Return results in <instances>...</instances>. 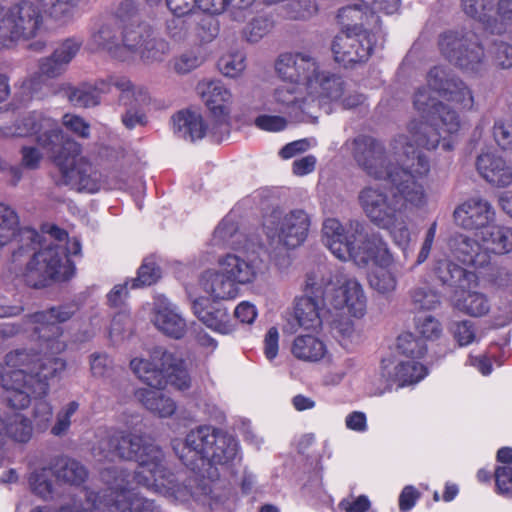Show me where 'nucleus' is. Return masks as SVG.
Instances as JSON below:
<instances>
[{
    "label": "nucleus",
    "instance_id": "nucleus-1",
    "mask_svg": "<svg viewBox=\"0 0 512 512\" xmlns=\"http://www.w3.org/2000/svg\"><path fill=\"white\" fill-rule=\"evenodd\" d=\"M175 454L194 475L181 478L169 471L164 453L145 435H118L95 449L96 455L116 453L139 462L135 474L138 483L154 488L179 502L200 500L211 492L209 480L218 478L217 466L228 468L241 459L239 441L230 433L212 425L191 429L185 439L172 442Z\"/></svg>",
    "mask_w": 512,
    "mask_h": 512
},
{
    "label": "nucleus",
    "instance_id": "nucleus-2",
    "mask_svg": "<svg viewBox=\"0 0 512 512\" xmlns=\"http://www.w3.org/2000/svg\"><path fill=\"white\" fill-rule=\"evenodd\" d=\"M351 151L357 165L368 176L388 180L394 186L396 191L367 186L359 193V203L369 220L378 228L387 230L406 257L411 233L403 211V200L416 207L424 204V189L417 178L429 172L428 158L414 148L406 135H398L392 140L389 153L379 140L359 135L352 140Z\"/></svg>",
    "mask_w": 512,
    "mask_h": 512
},
{
    "label": "nucleus",
    "instance_id": "nucleus-3",
    "mask_svg": "<svg viewBox=\"0 0 512 512\" xmlns=\"http://www.w3.org/2000/svg\"><path fill=\"white\" fill-rule=\"evenodd\" d=\"M78 310L76 302H68L25 315L23 326L50 355L40 356L30 349H16L5 356V365L9 369L1 377L5 400L11 408L22 410L34 399L33 418L41 430L48 427L53 415L52 406L45 399L50 391V382L60 379L67 366L63 358L55 356L66 349V343L61 339L63 328L60 324L70 320Z\"/></svg>",
    "mask_w": 512,
    "mask_h": 512
},
{
    "label": "nucleus",
    "instance_id": "nucleus-4",
    "mask_svg": "<svg viewBox=\"0 0 512 512\" xmlns=\"http://www.w3.org/2000/svg\"><path fill=\"white\" fill-rule=\"evenodd\" d=\"M1 130L5 137L35 136L37 144L51 155L57 168V186L91 194L102 188L100 174L81 155V145L65 136L58 122L44 112H29Z\"/></svg>",
    "mask_w": 512,
    "mask_h": 512
},
{
    "label": "nucleus",
    "instance_id": "nucleus-5",
    "mask_svg": "<svg viewBox=\"0 0 512 512\" xmlns=\"http://www.w3.org/2000/svg\"><path fill=\"white\" fill-rule=\"evenodd\" d=\"M118 435L128 436L135 434L122 431L106 432L92 448V454L98 461H113L115 457L122 459V457L116 453L111 454L109 457L95 454V449L99 447L103 441ZM123 460L126 459L123 458ZM131 460L134 461V459ZM137 463L139 464L138 461ZM138 470L139 466L134 471L133 475L122 469L118 471L116 469L107 468L102 472V479L108 484V488L101 494L98 493L99 512H162L160 506L154 500L146 498L128 487L131 477L138 484L135 478V474ZM139 485L143 486V484L140 483ZM148 489H151V487H148ZM152 490L156 492L154 488H152ZM157 493L159 492L157 491Z\"/></svg>",
    "mask_w": 512,
    "mask_h": 512
},
{
    "label": "nucleus",
    "instance_id": "nucleus-6",
    "mask_svg": "<svg viewBox=\"0 0 512 512\" xmlns=\"http://www.w3.org/2000/svg\"><path fill=\"white\" fill-rule=\"evenodd\" d=\"M333 283L332 271L327 265L318 266L307 275L305 294L294 301L293 314L283 325V332L294 334L299 328L318 331L326 313L324 296Z\"/></svg>",
    "mask_w": 512,
    "mask_h": 512
},
{
    "label": "nucleus",
    "instance_id": "nucleus-7",
    "mask_svg": "<svg viewBox=\"0 0 512 512\" xmlns=\"http://www.w3.org/2000/svg\"><path fill=\"white\" fill-rule=\"evenodd\" d=\"M81 248L77 238L67 239L66 246L51 243L34 255L20 276L32 288L45 287L50 280H68L75 273V265L69 256L80 255Z\"/></svg>",
    "mask_w": 512,
    "mask_h": 512
},
{
    "label": "nucleus",
    "instance_id": "nucleus-8",
    "mask_svg": "<svg viewBox=\"0 0 512 512\" xmlns=\"http://www.w3.org/2000/svg\"><path fill=\"white\" fill-rule=\"evenodd\" d=\"M130 367L142 382L152 388H164L167 383L179 390L190 387L191 379L185 361L163 347H155L149 359H132Z\"/></svg>",
    "mask_w": 512,
    "mask_h": 512
},
{
    "label": "nucleus",
    "instance_id": "nucleus-9",
    "mask_svg": "<svg viewBox=\"0 0 512 512\" xmlns=\"http://www.w3.org/2000/svg\"><path fill=\"white\" fill-rule=\"evenodd\" d=\"M426 121L414 120L408 126L410 137L417 147L433 150L442 140L443 150H453L461 130V119L458 112L450 105L443 103Z\"/></svg>",
    "mask_w": 512,
    "mask_h": 512
},
{
    "label": "nucleus",
    "instance_id": "nucleus-10",
    "mask_svg": "<svg viewBox=\"0 0 512 512\" xmlns=\"http://www.w3.org/2000/svg\"><path fill=\"white\" fill-rule=\"evenodd\" d=\"M43 29L42 11L31 1L0 8V49L36 38Z\"/></svg>",
    "mask_w": 512,
    "mask_h": 512
},
{
    "label": "nucleus",
    "instance_id": "nucleus-11",
    "mask_svg": "<svg viewBox=\"0 0 512 512\" xmlns=\"http://www.w3.org/2000/svg\"><path fill=\"white\" fill-rule=\"evenodd\" d=\"M375 232H368L364 221L351 220L344 227L337 219H326L322 227V239L331 253L342 261L352 260L366 253L367 239Z\"/></svg>",
    "mask_w": 512,
    "mask_h": 512
},
{
    "label": "nucleus",
    "instance_id": "nucleus-12",
    "mask_svg": "<svg viewBox=\"0 0 512 512\" xmlns=\"http://www.w3.org/2000/svg\"><path fill=\"white\" fill-rule=\"evenodd\" d=\"M441 54L453 65L469 73H480L486 65L484 47L472 31H447L439 37Z\"/></svg>",
    "mask_w": 512,
    "mask_h": 512
},
{
    "label": "nucleus",
    "instance_id": "nucleus-13",
    "mask_svg": "<svg viewBox=\"0 0 512 512\" xmlns=\"http://www.w3.org/2000/svg\"><path fill=\"white\" fill-rule=\"evenodd\" d=\"M369 263L374 265L368 274L370 287L382 295L393 293L398 284L397 276L392 270L394 257L380 233H374L367 239L365 254L355 256L358 267H366Z\"/></svg>",
    "mask_w": 512,
    "mask_h": 512
},
{
    "label": "nucleus",
    "instance_id": "nucleus-14",
    "mask_svg": "<svg viewBox=\"0 0 512 512\" xmlns=\"http://www.w3.org/2000/svg\"><path fill=\"white\" fill-rule=\"evenodd\" d=\"M310 227L309 215L301 209L283 215L279 209L263 218V230L272 241L292 249L300 246L307 238Z\"/></svg>",
    "mask_w": 512,
    "mask_h": 512
},
{
    "label": "nucleus",
    "instance_id": "nucleus-15",
    "mask_svg": "<svg viewBox=\"0 0 512 512\" xmlns=\"http://www.w3.org/2000/svg\"><path fill=\"white\" fill-rule=\"evenodd\" d=\"M384 42V31L373 30L370 33H363L351 30L342 32L334 38L332 51L335 61L347 68L366 62L375 49L383 47Z\"/></svg>",
    "mask_w": 512,
    "mask_h": 512
},
{
    "label": "nucleus",
    "instance_id": "nucleus-16",
    "mask_svg": "<svg viewBox=\"0 0 512 512\" xmlns=\"http://www.w3.org/2000/svg\"><path fill=\"white\" fill-rule=\"evenodd\" d=\"M426 85L439 97L455 103L460 109L471 111L474 96L471 89L445 66H434L426 75Z\"/></svg>",
    "mask_w": 512,
    "mask_h": 512
},
{
    "label": "nucleus",
    "instance_id": "nucleus-17",
    "mask_svg": "<svg viewBox=\"0 0 512 512\" xmlns=\"http://www.w3.org/2000/svg\"><path fill=\"white\" fill-rule=\"evenodd\" d=\"M197 92L215 119L211 133L217 140H224L229 134L230 91L220 80H204L198 83Z\"/></svg>",
    "mask_w": 512,
    "mask_h": 512
},
{
    "label": "nucleus",
    "instance_id": "nucleus-18",
    "mask_svg": "<svg viewBox=\"0 0 512 512\" xmlns=\"http://www.w3.org/2000/svg\"><path fill=\"white\" fill-rule=\"evenodd\" d=\"M276 71L283 81H288L308 92L321 70L315 58L309 53H287L278 59Z\"/></svg>",
    "mask_w": 512,
    "mask_h": 512
},
{
    "label": "nucleus",
    "instance_id": "nucleus-19",
    "mask_svg": "<svg viewBox=\"0 0 512 512\" xmlns=\"http://www.w3.org/2000/svg\"><path fill=\"white\" fill-rule=\"evenodd\" d=\"M328 268L332 271L333 280L328 292L335 290L338 293L333 300V306L336 309L346 307L352 316L362 317L366 312L367 299L361 284L355 278L347 277L338 268Z\"/></svg>",
    "mask_w": 512,
    "mask_h": 512
},
{
    "label": "nucleus",
    "instance_id": "nucleus-20",
    "mask_svg": "<svg viewBox=\"0 0 512 512\" xmlns=\"http://www.w3.org/2000/svg\"><path fill=\"white\" fill-rule=\"evenodd\" d=\"M427 375V368L417 361L406 360L395 362L391 359H383L380 369L381 386L379 394L390 391L394 384L398 388L412 385L421 381Z\"/></svg>",
    "mask_w": 512,
    "mask_h": 512
},
{
    "label": "nucleus",
    "instance_id": "nucleus-21",
    "mask_svg": "<svg viewBox=\"0 0 512 512\" xmlns=\"http://www.w3.org/2000/svg\"><path fill=\"white\" fill-rule=\"evenodd\" d=\"M237 253H229L219 259L223 269L238 285L252 283L262 268V260L255 249L243 245Z\"/></svg>",
    "mask_w": 512,
    "mask_h": 512
},
{
    "label": "nucleus",
    "instance_id": "nucleus-22",
    "mask_svg": "<svg viewBox=\"0 0 512 512\" xmlns=\"http://www.w3.org/2000/svg\"><path fill=\"white\" fill-rule=\"evenodd\" d=\"M304 90L296 85L283 81L274 90L271 104L274 110L285 113L294 121H304L306 116H311L309 98L303 96Z\"/></svg>",
    "mask_w": 512,
    "mask_h": 512
},
{
    "label": "nucleus",
    "instance_id": "nucleus-23",
    "mask_svg": "<svg viewBox=\"0 0 512 512\" xmlns=\"http://www.w3.org/2000/svg\"><path fill=\"white\" fill-rule=\"evenodd\" d=\"M431 271L434 278L455 295L459 292L465 293L476 282L475 273L467 271L448 258L434 259Z\"/></svg>",
    "mask_w": 512,
    "mask_h": 512
},
{
    "label": "nucleus",
    "instance_id": "nucleus-24",
    "mask_svg": "<svg viewBox=\"0 0 512 512\" xmlns=\"http://www.w3.org/2000/svg\"><path fill=\"white\" fill-rule=\"evenodd\" d=\"M494 211L490 203L481 198H470L456 208L454 218L464 229H482L493 220Z\"/></svg>",
    "mask_w": 512,
    "mask_h": 512
},
{
    "label": "nucleus",
    "instance_id": "nucleus-25",
    "mask_svg": "<svg viewBox=\"0 0 512 512\" xmlns=\"http://www.w3.org/2000/svg\"><path fill=\"white\" fill-rule=\"evenodd\" d=\"M337 18L342 25V32H351V30L363 33H370L373 30L383 31L380 17L366 10L361 2L342 7L338 11Z\"/></svg>",
    "mask_w": 512,
    "mask_h": 512
},
{
    "label": "nucleus",
    "instance_id": "nucleus-26",
    "mask_svg": "<svg viewBox=\"0 0 512 512\" xmlns=\"http://www.w3.org/2000/svg\"><path fill=\"white\" fill-rule=\"evenodd\" d=\"M482 248L478 241L462 233L453 235L449 240L451 254L463 264L477 268L485 267L490 262L489 255Z\"/></svg>",
    "mask_w": 512,
    "mask_h": 512
},
{
    "label": "nucleus",
    "instance_id": "nucleus-27",
    "mask_svg": "<svg viewBox=\"0 0 512 512\" xmlns=\"http://www.w3.org/2000/svg\"><path fill=\"white\" fill-rule=\"evenodd\" d=\"M87 46L91 51H105L116 59H122L120 37L112 22H95L90 29Z\"/></svg>",
    "mask_w": 512,
    "mask_h": 512
},
{
    "label": "nucleus",
    "instance_id": "nucleus-28",
    "mask_svg": "<svg viewBox=\"0 0 512 512\" xmlns=\"http://www.w3.org/2000/svg\"><path fill=\"white\" fill-rule=\"evenodd\" d=\"M476 168L479 174L493 185L506 187L512 183V168L495 153L480 154L477 157Z\"/></svg>",
    "mask_w": 512,
    "mask_h": 512
},
{
    "label": "nucleus",
    "instance_id": "nucleus-29",
    "mask_svg": "<svg viewBox=\"0 0 512 512\" xmlns=\"http://www.w3.org/2000/svg\"><path fill=\"white\" fill-rule=\"evenodd\" d=\"M153 321L158 330L171 338L180 339L186 332V321L177 307L166 298L156 304Z\"/></svg>",
    "mask_w": 512,
    "mask_h": 512
},
{
    "label": "nucleus",
    "instance_id": "nucleus-30",
    "mask_svg": "<svg viewBox=\"0 0 512 512\" xmlns=\"http://www.w3.org/2000/svg\"><path fill=\"white\" fill-rule=\"evenodd\" d=\"M174 132L179 138L195 142L210 135L214 141L217 140L211 133L212 128L215 127V120L211 127L204 124L203 118L199 113L191 111H180L173 117Z\"/></svg>",
    "mask_w": 512,
    "mask_h": 512
},
{
    "label": "nucleus",
    "instance_id": "nucleus-31",
    "mask_svg": "<svg viewBox=\"0 0 512 512\" xmlns=\"http://www.w3.org/2000/svg\"><path fill=\"white\" fill-rule=\"evenodd\" d=\"M204 291L215 300H229L237 297L238 284L222 268L205 271L200 280Z\"/></svg>",
    "mask_w": 512,
    "mask_h": 512
},
{
    "label": "nucleus",
    "instance_id": "nucleus-32",
    "mask_svg": "<svg viewBox=\"0 0 512 512\" xmlns=\"http://www.w3.org/2000/svg\"><path fill=\"white\" fill-rule=\"evenodd\" d=\"M131 92L133 95L129 97L127 103L118 101L119 105L125 108L121 115V122L129 130L146 124V115L143 108L150 102L149 93L143 86L138 85Z\"/></svg>",
    "mask_w": 512,
    "mask_h": 512
},
{
    "label": "nucleus",
    "instance_id": "nucleus-33",
    "mask_svg": "<svg viewBox=\"0 0 512 512\" xmlns=\"http://www.w3.org/2000/svg\"><path fill=\"white\" fill-rule=\"evenodd\" d=\"M344 82L338 75L320 71L308 93L310 107L316 100L338 101L343 96Z\"/></svg>",
    "mask_w": 512,
    "mask_h": 512
},
{
    "label": "nucleus",
    "instance_id": "nucleus-34",
    "mask_svg": "<svg viewBox=\"0 0 512 512\" xmlns=\"http://www.w3.org/2000/svg\"><path fill=\"white\" fill-rule=\"evenodd\" d=\"M327 346L323 340L313 334H300L291 344V353L304 362H319L327 354Z\"/></svg>",
    "mask_w": 512,
    "mask_h": 512
},
{
    "label": "nucleus",
    "instance_id": "nucleus-35",
    "mask_svg": "<svg viewBox=\"0 0 512 512\" xmlns=\"http://www.w3.org/2000/svg\"><path fill=\"white\" fill-rule=\"evenodd\" d=\"M161 389L141 388L136 390L135 396L147 410L161 418H167L175 413L176 404Z\"/></svg>",
    "mask_w": 512,
    "mask_h": 512
},
{
    "label": "nucleus",
    "instance_id": "nucleus-36",
    "mask_svg": "<svg viewBox=\"0 0 512 512\" xmlns=\"http://www.w3.org/2000/svg\"><path fill=\"white\" fill-rule=\"evenodd\" d=\"M484 252L496 255L512 251V229L506 226L492 225L481 231Z\"/></svg>",
    "mask_w": 512,
    "mask_h": 512
},
{
    "label": "nucleus",
    "instance_id": "nucleus-37",
    "mask_svg": "<svg viewBox=\"0 0 512 512\" xmlns=\"http://www.w3.org/2000/svg\"><path fill=\"white\" fill-rule=\"evenodd\" d=\"M12 241L15 245L12 252L13 263L16 264L24 258H30V262L34 255L39 252L37 248L41 244V236L35 229L18 226Z\"/></svg>",
    "mask_w": 512,
    "mask_h": 512
},
{
    "label": "nucleus",
    "instance_id": "nucleus-38",
    "mask_svg": "<svg viewBox=\"0 0 512 512\" xmlns=\"http://www.w3.org/2000/svg\"><path fill=\"white\" fill-rule=\"evenodd\" d=\"M254 0H197L198 7L209 14H220L228 7L230 17L237 22H242L249 14V7Z\"/></svg>",
    "mask_w": 512,
    "mask_h": 512
},
{
    "label": "nucleus",
    "instance_id": "nucleus-39",
    "mask_svg": "<svg viewBox=\"0 0 512 512\" xmlns=\"http://www.w3.org/2000/svg\"><path fill=\"white\" fill-rule=\"evenodd\" d=\"M98 506V493L84 488L58 508L36 507L30 512H91L98 510Z\"/></svg>",
    "mask_w": 512,
    "mask_h": 512
},
{
    "label": "nucleus",
    "instance_id": "nucleus-40",
    "mask_svg": "<svg viewBox=\"0 0 512 512\" xmlns=\"http://www.w3.org/2000/svg\"><path fill=\"white\" fill-rule=\"evenodd\" d=\"M151 32V27L144 23L126 25L120 38L122 53L121 60L125 59L126 51L139 55L141 48H143L146 43V40L151 36Z\"/></svg>",
    "mask_w": 512,
    "mask_h": 512
},
{
    "label": "nucleus",
    "instance_id": "nucleus-41",
    "mask_svg": "<svg viewBox=\"0 0 512 512\" xmlns=\"http://www.w3.org/2000/svg\"><path fill=\"white\" fill-rule=\"evenodd\" d=\"M53 473L59 481L80 485L88 476L87 469L79 461L61 456L53 464Z\"/></svg>",
    "mask_w": 512,
    "mask_h": 512
},
{
    "label": "nucleus",
    "instance_id": "nucleus-42",
    "mask_svg": "<svg viewBox=\"0 0 512 512\" xmlns=\"http://www.w3.org/2000/svg\"><path fill=\"white\" fill-rule=\"evenodd\" d=\"M245 236L239 231L237 224L229 217L224 218L216 227L212 241L216 246H228L234 249H240L243 245Z\"/></svg>",
    "mask_w": 512,
    "mask_h": 512
},
{
    "label": "nucleus",
    "instance_id": "nucleus-43",
    "mask_svg": "<svg viewBox=\"0 0 512 512\" xmlns=\"http://www.w3.org/2000/svg\"><path fill=\"white\" fill-rule=\"evenodd\" d=\"M138 85L133 84L127 77L119 75H109L106 78H100L92 84L95 93L100 97L101 94H108L112 88L119 91L118 101L127 103L129 97L133 95L131 92Z\"/></svg>",
    "mask_w": 512,
    "mask_h": 512
},
{
    "label": "nucleus",
    "instance_id": "nucleus-44",
    "mask_svg": "<svg viewBox=\"0 0 512 512\" xmlns=\"http://www.w3.org/2000/svg\"><path fill=\"white\" fill-rule=\"evenodd\" d=\"M488 32L502 35L512 33V0H498L488 21Z\"/></svg>",
    "mask_w": 512,
    "mask_h": 512
},
{
    "label": "nucleus",
    "instance_id": "nucleus-45",
    "mask_svg": "<svg viewBox=\"0 0 512 512\" xmlns=\"http://www.w3.org/2000/svg\"><path fill=\"white\" fill-rule=\"evenodd\" d=\"M214 14L194 12L191 13L193 41L211 42L218 34V23Z\"/></svg>",
    "mask_w": 512,
    "mask_h": 512
},
{
    "label": "nucleus",
    "instance_id": "nucleus-46",
    "mask_svg": "<svg viewBox=\"0 0 512 512\" xmlns=\"http://www.w3.org/2000/svg\"><path fill=\"white\" fill-rule=\"evenodd\" d=\"M51 19L63 24L73 20L80 0H37Z\"/></svg>",
    "mask_w": 512,
    "mask_h": 512
},
{
    "label": "nucleus",
    "instance_id": "nucleus-47",
    "mask_svg": "<svg viewBox=\"0 0 512 512\" xmlns=\"http://www.w3.org/2000/svg\"><path fill=\"white\" fill-rule=\"evenodd\" d=\"M454 306L461 312L473 317H481L490 310V302L485 294L480 292H470L463 297L453 299Z\"/></svg>",
    "mask_w": 512,
    "mask_h": 512
},
{
    "label": "nucleus",
    "instance_id": "nucleus-48",
    "mask_svg": "<svg viewBox=\"0 0 512 512\" xmlns=\"http://www.w3.org/2000/svg\"><path fill=\"white\" fill-rule=\"evenodd\" d=\"M409 295L415 310H434L441 303L439 292L431 288L428 283L413 287Z\"/></svg>",
    "mask_w": 512,
    "mask_h": 512
},
{
    "label": "nucleus",
    "instance_id": "nucleus-49",
    "mask_svg": "<svg viewBox=\"0 0 512 512\" xmlns=\"http://www.w3.org/2000/svg\"><path fill=\"white\" fill-rule=\"evenodd\" d=\"M427 86L418 87L413 96V106L423 119L431 118L444 102Z\"/></svg>",
    "mask_w": 512,
    "mask_h": 512
},
{
    "label": "nucleus",
    "instance_id": "nucleus-50",
    "mask_svg": "<svg viewBox=\"0 0 512 512\" xmlns=\"http://www.w3.org/2000/svg\"><path fill=\"white\" fill-rule=\"evenodd\" d=\"M19 226V217L10 206L0 203V248L12 241Z\"/></svg>",
    "mask_w": 512,
    "mask_h": 512
},
{
    "label": "nucleus",
    "instance_id": "nucleus-51",
    "mask_svg": "<svg viewBox=\"0 0 512 512\" xmlns=\"http://www.w3.org/2000/svg\"><path fill=\"white\" fill-rule=\"evenodd\" d=\"M169 52V43L162 38L155 37L152 31L151 36L146 40L143 48H141L139 56L144 62L153 63L163 61Z\"/></svg>",
    "mask_w": 512,
    "mask_h": 512
},
{
    "label": "nucleus",
    "instance_id": "nucleus-52",
    "mask_svg": "<svg viewBox=\"0 0 512 512\" xmlns=\"http://www.w3.org/2000/svg\"><path fill=\"white\" fill-rule=\"evenodd\" d=\"M397 351L409 360L416 361L426 354L427 346L423 339L416 338L411 333H404L397 338Z\"/></svg>",
    "mask_w": 512,
    "mask_h": 512
},
{
    "label": "nucleus",
    "instance_id": "nucleus-53",
    "mask_svg": "<svg viewBox=\"0 0 512 512\" xmlns=\"http://www.w3.org/2000/svg\"><path fill=\"white\" fill-rule=\"evenodd\" d=\"M32 424L29 418L20 413L7 416V437L18 442H27L32 436Z\"/></svg>",
    "mask_w": 512,
    "mask_h": 512
},
{
    "label": "nucleus",
    "instance_id": "nucleus-54",
    "mask_svg": "<svg viewBox=\"0 0 512 512\" xmlns=\"http://www.w3.org/2000/svg\"><path fill=\"white\" fill-rule=\"evenodd\" d=\"M462 6L468 16L482 23L484 29L488 31V21L494 12L493 0H462Z\"/></svg>",
    "mask_w": 512,
    "mask_h": 512
},
{
    "label": "nucleus",
    "instance_id": "nucleus-55",
    "mask_svg": "<svg viewBox=\"0 0 512 512\" xmlns=\"http://www.w3.org/2000/svg\"><path fill=\"white\" fill-rule=\"evenodd\" d=\"M201 302H197L194 307V314L197 318L203 322L208 328H211L219 333L226 334L229 332V326L227 324L228 315L225 310L217 309L211 311L208 309L198 310V305Z\"/></svg>",
    "mask_w": 512,
    "mask_h": 512
},
{
    "label": "nucleus",
    "instance_id": "nucleus-56",
    "mask_svg": "<svg viewBox=\"0 0 512 512\" xmlns=\"http://www.w3.org/2000/svg\"><path fill=\"white\" fill-rule=\"evenodd\" d=\"M204 62L199 49H188L175 56L172 61V68L175 73L184 75L195 70Z\"/></svg>",
    "mask_w": 512,
    "mask_h": 512
},
{
    "label": "nucleus",
    "instance_id": "nucleus-57",
    "mask_svg": "<svg viewBox=\"0 0 512 512\" xmlns=\"http://www.w3.org/2000/svg\"><path fill=\"white\" fill-rule=\"evenodd\" d=\"M167 33L176 42L193 39L191 14L175 16L167 21Z\"/></svg>",
    "mask_w": 512,
    "mask_h": 512
},
{
    "label": "nucleus",
    "instance_id": "nucleus-58",
    "mask_svg": "<svg viewBox=\"0 0 512 512\" xmlns=\"http://www.w3.org/2000/svg\"><path fill=\"white\" fill-rule=\"evenodd\" d=\"M69 101L79 108H90L100 103V97L92 88V84L73 87L68 92Z\"/></svg>",
    "mask_w": 512,
    "mask_h": 512
},
{
    "label": "nucleus",
    "instance_id": "nucleus-59",
    "mask_svg": "<svg viewBox=\"0 0 512 512\" xmlns=\"http://www.w3.org/2000/svg\"><path fill=\"white\" fill-rule=\"evenodd\" d=\"M273 28V20L267 15H259L251 19L243 30L248 42L257 43Z\"/></svg>",
    "mask_w": 512,
    "mask_h": 512
},
{
    "label": "nucleus",
    "instance_id": "nucleus-60",
    "mask_svg": "<svg viewBox=\"0 0 512 512\" xmlns=\"http://www.w3.org/2000/svg\"><path fill=\"white\" fill-rule=\"evenodd\" d=\"M50 476V471L46 468L33 471L28 479L32 492L43 499L52 497L53 484Z\"/></svg>",
    "mask_w": 512,
    "mask_h": 512
},
{
    "label": "nucleus",
    "instance_id": "nucleus-61",
    "mask_svg": "<svg viewBox=\"0 0 512 512\" xmlns=\"http://www.w3.org/2000/svg\"><path fill=\"white\" fill-rule=\"evenodd\" d=\"M284 10L289 19L306 20L317 12V4L314 0H288Z\"/></svg>",
    "mask_w": 512,
    "mask_h": 512
},
{
    "label": "nucleus",
    "instance_id": "nucleus-62",
    "mask_svg": "<svg viewBox=\"0 0 512 512\" xmlns=\"http://www.w3.org/2000/svg\"><path fill=\"white\" fill-rule=\"evenodd\" d=\"M78 409L79 403L77 401H71L62 407L56 415V422L51 428V434L57 437L66 435L71 426V418Z\"/></svg>",
    "mask_w": 512,
    "mask_h": 512
},
{
    "label": "nucleus",
    "instance_id": "nucleus-63",
    "mask_svg": "<svg viewBox=\"0 0 512 512\" xmlns=\"http://www.w3.org/2000/svg\"><path fill=\"white\" fill-rule=\"evenodd\" d=\"M83 45L80 37L72 36L60 41L54 49L52 55L63 61L69 66L71 61L76 57Z\"/></svg>",
    "mask_w": 512,
    "mask_h": 512
},
{
    "label": "nucleus",
    "instance_id": "nucleus-64",
    "mask_svg": "<svg viewBox=\"0 0 512 512\" xmlns=\"http://www.w3.org/2000/svg\"><path fill=\"white\" fill-rule=\"evenodd\" d=\"M219 70L227 77H237L245 69V56L241 52L227 54L218 61Z\"/></svg>",
    "mask_w": 512,
    "mask_h": 512
}]
</instances>
